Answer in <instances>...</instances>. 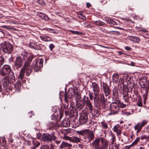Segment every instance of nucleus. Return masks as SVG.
Segmentation results:
<instances>
[{
  "label": "nucleus",
  "instance_id": "nucleus-1",
  "mask_svg": "<svg viewBox=\"0 0 149 149\" xmlns=\"http://www.w3.org/2000/svg\"><path fill=\"white\" fill-rule=\"evenodd\" d=\"M34 58L33 56L31 55L27 58V60L25 62L23 67L21 68L20 73L18 76L19 79L22 80L24 75L25 72L26 74L28 76L31 73L32 71L33 67L30 65L31 63Z\"/></svg>",
  "mask_w": 149,
  "mask_h": 149
},
{
  "label": "nucleus",
  "instance_id": "nucleus-2",
  "mask_svg": "<svg viewBox=\"0 0 149 149\" xmlns=\"http://www.w3.org/2000/svg\"><path fill=\"white\" fill-rule=\"evenodd\" d=\"M139 83L140 86L142 88L141 91L143 97V103L145 104L149 88V83H148L146 77H143L141 79H140Z\"/></svg>",
  "mask_w": 149,
  "mask_h": 149
},
{
  "label": "nucleus",
  "instance_id": "nucleus-3",
  "mask_svg": "<svg viewBox=\"0 0 149 149\" xmlns=\"http://www.w3.org/2000/svg\"><path fill=\"white\" fill-rule=\"evenodd\" d=\"M2 48L3 52L4 53L9 54L13 51V47L9 42H5L3 45Z\"/></svg>",
  "mask_w": 149,
  "mask_h": 149
},
{
  "label": "nucleus",
  "instance_id": "nucleus-4",
  "mask_svg": "<svg viewBox=\"0 0 149 149\" xmlns=\"http://www.w3.org/2000/svg\"><path fill=\"white\" fill-rule=\"evenodd\" d=\"M109 109L111 111L109 115L117 114L119 110V105L116 102H112L110 105Z\"/></svg>",
  "mask_w": 149,
  "mask_h": 149
},
{
  "label": "nucleus",
  "instance_id": "nucleus-5",
  "mask_svg": "<svg viewBox=\"0 0 149 149\" xmlns=\"http://www.w3.org/2000/svg\"><path fill=\"white\" fill-rule=\"evenodd\" d=\"M147 121L146 120H143L141 122L137 123L134 127L135 130H137L136 133H138L140 132L142 129L147 123Z\"/></svg>",
  "mask_w": 149,
  "mask_h": 149
},
{
  "label": "nucleus",
  "instance_id": "nucleus-6",
  "mask_svg": "<svg viewBox=\"0 0 149 149\" xmlns=\"http://www.w3.org/2000/svg\"><path fill=\"white\" fill-rule=\"evenodd\" d=\"M56 137L54 134H50L48 133L44 134L42 135V139L47 142H51L56 139Z\"/></svg>",
  "mask_w": 149,
  "mask_h": 149
},
{
  "label": "nucleus",
  "instance_id": "nucleus-7",
  "mask_svg": "<svg viewBox=\"0 0 149 149\" xmlns=\"http://www.w3.org/2000/svg\"><path fill=\"white\" fill-rule=\"evenodd\" d=\"M12 72L10 66L8 65H4L0 72V74L2 76H4Z\"/></svg>",
  "mask_w": 149,
  "mask_h": 149
},
{
  "label": "nucleus",
  "instance_id": "nucleus-8",
  "mask_svg": "<svg viewBox=\"0 0 149 149\" xmlns=\"http://www.w3.org/2000/svg\"><path fill=\"white\" fill-rule=\"evenodd\" d=\"M88 119V114L86 113L81 112L79 118L80 123L82 124H84L87 122Z\"/></svg>",
  "mask_w": 149,
  "mask_h": 149
},
{
  "label": "nucleus",
  "instance_id": "nucleus-9",
  "mask_svg": "<svg viewBox=\"0 0 149 149\" xmlns=\"http://www.w3.org/2000/svg\"><path fill=\"white\" fill-rule=\"evenodd\" d=\"M24 62L23 59H22L20 56H18L16 58V60L15 61L14 65L17 69H18L22 66V63Z\"/></svg>",
  "mask_w": 149,
  "mask_h": 149
},
{
  "label": "nucleus",
  "instance_id": "nucleus-10",
  "mask_svg": "<svg viewBox=\"0 0 149 149\" xmlns=\"http://www.w3.org/2000/svg\"><path fill=\"white\" fill-rule=\"evenodd\" d=\"M85 135L86 139H87L88 142L93 140L94 138L93 132L89 129H88Z\"/></svg>",
  "mask_w": 149,
  "mask_h": 149
},
{
  "label": "nucleus",
  "instance_id": "nucleus-11",
  "mask_svg": "<svg viewBox=\"0 0 149 149\" xmlns=\"http://www.w3.org/2000/svg\"><path fill=\"white\" fill-rule=\"evenodd\" d=\"M100 143V139L97 138L92 142L91 145L94 147V149H102V148Z\"/></svg>",
  "mask_w": 149,
  "mask_h": 149
},
{
  "label": "nucleus",
  "instance_id": "nucleus-12",
  "mask_svg": "<svg viewBox=\"0 0 149 149\" xmlns=\"http://www.w3.org/2000/svg\"><path fill=\"white\" fill-rule=\"evenodd\" d=\"M94 106L97 109H99L101 106V104L99 98V95H94Z\"/></svg>",
  "mask_w": 149,
  "mask_h": 149
},
{
  "label": "nucleus",
  "instance_id": "nucleus-13",
  "mask_svg": "<svg viewBox=\"0 0 149 149\" xmlns=\"http://www.w3.org/2000/svg\"><path fill=\"white\" fill-rule=\"evenodd\" d=\"M97 139H100V142L101 141L102 143V145L101 146L102 148V149L107 148L109 145V142L105 140L104 138L102 137L97 138Z\"/></svg>",
  "mask_w": 149,
  "mask_h": 149
},
{
  "label": "nucleus",
  "instance_id": "nucleus-14",
  "mask_svg": "<svg viewBox=\"0 0 149 149\" xmlns=\"http://www.w3.org/2000/svg\"><path fill=\"white\" fill-rule=\"evenodd\" d=\"M92 87L94 95H98L100 90L98 85L95 82H93L92 84Z\"/></svg>",
  "mask_w": 149,
  "mask_h": 149
},
{
  "label": "nucleus",
  "instance_id": "nucleus-15",
  "mask_svg": "<svg viewBox=\"0 0 149 149\" xmlns=\"http://www.w3.org/2000/svg\"><path fill=\"white\" fill-rule=\"evenodd\" d=\"M64 139L66 140H68L73 143H77L80 141V139L77 137H70L68 136H65Z\"/></svg>",
  "mask_w": 149,
  "mask_h": 149
},
{
  "label": "nucleus",
  "instance_id": "nucleus-16",
  "mask_svg": "<svg viewBox=\"0 0 149 149\" xmlns=\"http://www.w3.org/2000/svg\"><path fill=\"white\" fill-rule=\"evenodd\" d=\"M84 102L82 100H78L76 102V109L79 111L81 110L84 106Z\"/></svg>",
  "mask_w": 149,
  "mask_h": 149
},
{
  "label": "nucleus",
  "instance_id": "nucleus-17",
  "mask_svg": "<svg viewBox=\"0 0 149 149\" xmlns=\"http://www.w3.org/2000/svg\"><path fill=\"white\" fill-rule=\"evenodd\" d=\"M102 87L105 95L106 96L108 95L111 92L109 86L106 83L103 82Z\"/></svg>",
  "mask_w": 149,
  "mask_h": 149
},
{
  "label": "nucleus",
  "instance_id": "nucleus-18",
  "mask_svg": "<svg viewBox=\"0 0 149 149\" xmlns=\"http://www.w3.org/2000/svg\"><path fill=\"white\" fill-rule=\"evenodd\" d=\"M83 100L84 102V104H85L86 106L88 107L89 109H91L93 106L89 99V97H86V96L84 95Z\"/></svg>",
  "mask_w": 149,
  "mask_h": 149
},
{
  "label": "nucleus",
  "instance_id": "nucleus-19",
  "mask_svg": "<svg viewBox=\"0 0 149 149\" xmlns=\"http://www.w3.org/2000/svg\"><path fill=\"white\" fill-rule=\"evenodd\" d=\"M35 64L34 66V70L36 71H38L42 67V61L40 60L35 61Z\"/></svg>",
  "mask_w": 149,
  "mask_h": 149
},
{
  "label": "nucleus",
  "instance_id": "nucleus-20",
  "mask_svg": "<svg viewBox=\"0 0 149 149\" xmlns=\"http://www.w3.org/2000/svg\"><path fill=\"white\" fill-rule=\"evenodd\" d=\"M93 107H92L91 109H89L90 112L91 113L92 116L97 117L100 115L99 112L97 110L93 109Z\"/></svg>",
  "mask_w": 149,
  "mask_h": 149
},
{
  "label": "nucleus",
  "instance_id": "nucleus-21",
  "mask_svg": "<svg viewBox=\"0 0 149 149\" xmlns=\"http://www.w3.org/2000/svg\"><path fill=\"white\" fill-rule=\"evenodd\" d=\"M8 79L10 83H13L15 81V77L14 73L13 72L10 73L8 74Z\"/></svg>",
  "mask_w": 149,
  "mask_h": 149
},
{
  "label": "nucleus",
  "instance_id": "nucleus-22",
  "mask_svg": "<svg viewBox=\"0 0 149 149\" xmlns=\"http://www.w3.org/2000/svg\"><path fill=\"white\" fill-rule=\"evenodd\" d=\"M30 46L31 48L35 49L40 50L42 49L43 45L40 44L38 45L32 42L30 43Z\"/></svg>",
  "mask_w": 149,
  "mask_h": 149
},
{
  "label": "nucleus",
  "instance_id": "nucleus-23",
  "mask_svg": "<svg viewBox=\"0 0 149 149\" xmlns=\"http://www.w3.org/2000/svg\"><path fill=\"white\" fill-rule=\"evenodd\" d=\"M37 15L38 16L43 20H49V17L44 13L41 12H38L37 13Z\"/></svg>",
  "mask_w": 149,
  "mask_h": 149
},
{
  "label": "nucleus",
  "instance_id": "nucleus-24",
  "mask_svg": "<svg viewBox=\"0 0 149 149\" xmlns=\"http://www.w3.org/2000/svg\"><path fill=\"white\" fill-rule=\"evenodd\" d=\"M21 81L20 80H18L17 83L14 84V88L16 92H19L20 91L21 86Z\"/></svg>",
  "mask_w": 149,
  "mask_h": 149
},
{
  "label": "nucleus",
  "instance_id": "nucleus-25",
  "mask_svg": "<svg viewBox=\"0 0 149 149\" xmlns=\"http://www.w3.org/2000/svg\"><path fill=\"white\" fill-rule=\"evenodd\" d=\"M61 125L62 126L68 127L70 125V120L68 119H64L61 123Z\"/></svg>",
  "mask_w": 149,
  "mask_h": 149
},
{
  "label": "nucleus",
  "instance_id": "nucleus-26",
  "mask_svg": "<svg viewBox=\"0 0 149 149\" xmlns=\"http://www.w3.org/2000/svg\"><path fill=\"white\" fill-rule=\"evenodd\" d=\"M2 83L3 84V86L5 88L7 87L9 83H10L8 77H4L2 81Z\"/></svg>",
  "mask_w": 149,
  "mask_h": 149
},
{
  "label": "nucleus",
  "instance_id": "nucleus-27",
  "mask_svg": "<svg viewBox=\"0 0 149 149\" xmlns=\"http://www.w3.org/2000/svg\"><path fill=\"white\" fill-rule=\"evenodd\" d=\"M128 38L129 40L136 42H138L140 40L139 38L133 36H129Z\"/></svg>",
  "mask_w": 149,
  "mask_h": 149
},
{
  "label": "nucleus",
  "instance_id": "nucleus-28",
  "mask_svg": "<svg viewBox=\"0 0 149 149\" xmlns=\"http://www.w3.org/2000/svg\"><path fill=\"white\" fill-rule=\"evenodd\" d=\"M120 144H117L116 143H111L109 146V149H118Z\"/></svg>",
  "mask_w": 149,
  "mask_h": 149
},
{
  "label": "nucleus",
  "instance_id": "nucleus-29",
  "mask_svg": "<svg viewBox=\"0 0 149 149\" xmlns=\"http://www.w3.org/2000/svg\"><path fill=\"white\" fill-rule=\"evenodd\" d=\"M40 38L41 39L45 41H50L52 40L50 38L47 36H40Z\"/></svg>",
  "mask_w": 149,
  "mask_h": 149
},
{
  "label": "nucleus",
  "instance_id": "nucleus-30",
  "mask_svg": "<svg viewBox=\"0 0 149 149\" xmlns=\"http://www.w3.org/2000/svg\"><path fill=\"white\" fill-rule=\"evenodd\" d=\"M113 80L114 82H117L119 78V75L116 74H114L112 76Z\"/></svg>",
  "mask_w": 149,
  "mask_h": 149
},
{
  "label": "nucleus",
  "instance_id": "nucleus-31",
  "mask_svg": "<svg viewBox=\"0 0 149 149\" xmlns=\"http://www.w3.org/2000/svg\"><path fill=\"white\" fill-rule=\"evenodd\" d=\"M64 97L65 101L67 104H68V103L69 101L68 99L70 98H71V97L70 96V94H67V93L65 94Z\"/></svg>",
  "mask_w": 149,
  "mask_h": 149
},
{
  "label": "nucleus",
  "instance_id": "nucleus-32",
  "mask_svg": "<svg viewBox=\"0 0 149 149\" xmlns=\"http://www.w3.org/2000/svg\"><path fill=\"white\" fill-rule=\"evenodd\" d=\"M128 95V91H126L125 90H123V97L125 102H127V100L125 98V97H127Z\"/></svg>",
  "mask_w": 149,
  "mask_h": 149
},
{
  "label": "nucleus",
  "instance_id": "nucleus-33",
  "mask_svg": "<svg viewBox=\"0 0 149 149\" xmlns=\"http://www.w3.org/2000/svg\"><path fill=\"white\" fill-rule=\"evenodd\" d=\"M110 136L111 137V143H113L116 141V136L113 134L112 132H111L110 134Z\"/></svg>",
  "mask_w": 149,
  "mask_h": 149
},
{
  "label": "nucleus",
  "instance_id": "nucleus-34",
  "mask_svg": "<svg viewBox=\"0 0 149 149\" xmlns=\"http://www.w3.org/2000/svg\"><path fill=\"white\" fill-rule=\"evenodd\" d=\"M107 21L110 24H112L114 25L116 24V22L113 20L112 19L109 18L107 20Z\"/></svg>",
  "mask_w": 149,
  "mask_h": 149
},
{
  "label": "nucleus",
  "instance_id": "nucleus-35",
  "mask_svg": "<svg viewBox=\"0 0 149 149\" xmlns=\"http://www.w3.org/2000/svg\"><path fill=\"white\" fill-rule=\"evenodd\" d=\"M33 147L34 149H35L36 148H37L40 145V142L37 141H36L35 142L33 141Z\"/></svg>",
  "mask_w": 149,
  "mask_h": 149
},
{
  "label": "nucleus",
  "instance_id": "nucleus-36",
  "mask_svg": "<svg viewBox=\"0 0 149 149\" xmlns=\"http://www.w3.org/2000/svg\"><path fill=\"white\" fill-rule=\"evenodd\" d=\"M140 138V137H139L137 138L134 141V142L132 143V144L130 146H132L135 145L139 141Z\"/></svg>",
  "mask_w": 149,
  "mask_h": 149
},
{
  "label": "nucleus",
  "instance_id": "nucleus-37",
  "mask_svg": "<svg viewBox=\"0 0 149 149\" xmlns=\"http://www.w3.org/2000/svg\"><path fill=\"white\" fill-rule=\"evenodd\" d=\"M27 56L28 55L26 53L24 52V53L22 54H21V56H20L21 59H23V61H24L27 57Z\"/></svg>",
  "mask_w": 149,
  "mask_h": 149
},
{
  "label": "nucleus",
  "instance_id": "nucleus-38",
  "mask_svg": "<svg viewBox=\"0 0 149 149\" xmlns=\"http://www.w3.org/2000/svg\"><path fill=\"white\" fill-rule=\"evenodd\" d=\"M101 123L102 127L104 129H107L108 128V126L107 123L104 122H101Z\"/></svg>",
  "mask_w": 149,
  "mask_h": 149
},
{
  "label": "nucleus",
  "instance_id": "nucleus-39",
  "mask_svg": "<svg viewBox=\"0 0 149 149\" xmlns=\"http://www.w3.org/2000/svg\"><path fill=\"white\" fill-rule=\"evenodd\" d=\"M5 59L2 56H0V68L3 64Z\"/></svg>",
  "mask_w": 149,
  "mask_h": 149
},
{
  "label": "nucleus",
  "instance_id": "nucleus-40",
  "mask_svg": "<svg viewBox=\"0 0 149 149\" xmlns=\"http://www.w3.org/2000/svg\"><path fill=\"white\" fill-rule=\"evenodd\" d=\"M76 102L78 100H81V96L79 94H76L75 95Z\"/></svg>",
  "mask_w": 149,
  "mask_h": 149
},
{
  "label": "nucleus",
  "instance_id": "nucleus-41",
  "mask_svg": "<svg viewBox=\"0 0 149 149\" xmlns=\"http://www.w3.org/2000/svg\"><path fill=\"white\" fill-rule=\"evenodd\" d=\"M146 139H149V134L148 135L144 134L141 136V139L142 140Z\"/></svg>",
  "mask_w": 149,
  "mask_h": 149
},
{
  "label": "nucleus",
  "instance_id": "nucleus-42",
  "mask_svg": "<svg viewBox=\"0 0 149 149\" xmlns=\"http://www.w3.org/2000/svg\"><path fill=\"white\" fill-rule=\"evenodd\" d=\"M100 101L103 104H104L105 102V100L104 97V95L103 94H101L100 95Z\"/></svg>",
  "mask_w": 149,
  "mask_h": 149
},
{
  "label": "nucleus",
  "instance_id": "nucleus-43",
  "mask_svg": "<svg viewBox=\"0 0 149 149\" xmlns=\"http://www.w3.org/2000/svg\"><path fill=\"white\" fill-rule=\"evenodd\" d=\"M7 22H10V24H15L16 22L13 19H9L6 21Z\"/></svg>",
  "mask_w": 149,
  "mask_h": 149
},
{
  "label": "nucleus",
  "instance_id": "nucleus-44",
  "mask_svg": "<svg viewBox=\"0 0 149 149\" xmlns=\"http://www.w3.org/2000/svg\"><path fill=\"white\" fill-rule=\"evenodd\" d=\"M121 114L125 116H128L132 114L131 113L128 112L122 111Z\"/></svg>",
  "mask_w": 149,
  "mask_h": 149
},
{
  "label": "nucleus",
  "instance_id": "nucleus-45",
  "mask_svg": "<svg viewBox=\"0 0 149 149\" xmlns=\"http://www.w3.org/2000/svg\"><path fill=\"white\" fill-rule=\"evenodd\" d=\"M79 17L80 18L84 20H86V17L81 13H80L79 14Z\"/></svg>",
  "mask_w": 149,
  "mask_h": 149
},
{
  "label": "nucleus",
  "instance_id": "nucleus-46",
  "mask_svg": "<svg viewBox=\"0 0 149 149\" xmlns=\"http://www.w3.org/2000/svg\"><path fill=\"white\" fill-rule=\"evenodd\" d=\"M137 104L139 107H142L143 106L142 101L140 99L138 100Z\"/></svg>",
  "mask_w": 149,
  "mask_h": 149
},
{
  "label": "nucleus",
  "instance_id": "nucleus-47",
  "mask_svg": "<svg viewBox=\"0 0 149 149\" xmlns=\"http://www.w3.org/2000/svg\"><path fill=\"white\" fill-rule=\"evenodd\" d=\"M36 2L40 5H43L45 3L44 1L43 0H37Z\"/></svg>",
  "mask_w": 149,
  "mask_h": 149
},
{
  "label": "nucleus",
  "instance_id": "nucleus-48",
  "mask_svg": "<svg viewBox=\"0 0 149 149\" xmlns=\"http://www.w3.org/2000/svg\"><path fill=\"white\" fill-rule=\"evenodd\" d=\"M120 126L119 124H117L116 125H115L113 128V130L114 132L116 131V130L118 129V128Z\"/></svg>",
  "mask_w": 149,
  "mask_h": 149
},
{
  "label": "nucleus",
  "instance_id": "nucleus-49",
  "mask_svg": "<svg viewBox=\"0 0 149 149\" xmlns=\"http://www.w3.org/2000/svg\"><path fill=\"white\" fill-rule=\"evenodd\" d=\"M121 81V82L118 84V86H120V88H122V86L123 87V86H124V83L123 82V81H122V79L121 78L119 79V81Z\"/></svg>",
  "mask_w": 149,
  "mask_h": 149
},
{
  "label": "nucleus",
  "instance_id": "nucleus-50",
  "mask_svg": "<svg viewBox=\"0 0 149 149\" xmlns=\"http://www.w3.org/2000/svg\"><path fill=\"white\" fill-rule=\"evenodd\" d=\"M119 105V107H120L121 108H124L126 107V105L125 104L122 103L120 102L118 104Z\"/></svg>",
  "mask_w": 149,
  "mask_h": 149
},
{
  "label": "nucleus",
  "instance_id": "nucleus-51",
  "mask_svg": "<svg viewBox=\"0 0 149 149\" xmlns=\"http://www.w3.org/2000/svg\"><path fill=\"white\" fill-rule=\"evenodd\" d=\"M87 130H88V129H86V130H84L82 131H79V134H84L85 135H86V133Z\"/></svg>",
  "mask_w": 149,
  "mask_h": 149
},
{
  "label": "nucleus",
  "instance_id": "nucleus-52",
  "mask_svg": "<svg viewBox=\"0 0 149 149\" xmlns=\"http://www.w3.org/2000/svg\"><path fill=\"white\" fill-rule=\"evenodd\" d=\"M70 113L72 115L74 116L75 114H76L77 113L75 109L73 110H71Z\"/></svg>",
  "mask_w": 149,
  "mask_h": 149
},
{
  "label": "nucleus",
  "instance_id": "nucleus-53",
  "mask_svg": "<svg viewBox=\"0 0 149 149\" xmlns=\"http://www.w3.org/2000/svg\"><path fill=\"white\" fill-rule=\"evenodd\" d=\"M71 32L75 34L79 35L82 34V33L81 32H80L78 31H72Z\"/></svg>",
  "mask_w": 149,
  "mask_h": 149
},
{
  "label": "nucleus",
  "instance_id": "nucleus-54",
  "mask_svg": "<svg viewBox=\"0 0 149 149\" xmlns=\"http://www.w3.org/2000/svg\"><path fill=\"white\" fill-rule=\"evenodd\" d=\"M40 149H49V146L47 145H45L42 147Z\"/></svg>",
  "mask_w": 149,
  "mask_h": 149
},
{
  "label": "nucleus",
  "instance_id": "nucleus-55",
  "mask_svg": "<svg viewBox=\"0 0 149 149\" xmlns=\"http://www.w3.org/2000/svg\"><path fill=\"white\" fill-rule=\"evenodd\" d=\"M88 123L87 124V127H89L91 126V125H92V121H88Z\"/></svg>",
  "mask_w": 149,
  "mask_h": 149
},
{
  "label": "nucleus",
  "instance_id": "nucleus-56",
  "mask_svg": "<svg viewBox=\"0 0 149 149\" xmlns=\"http://www.w3.org/2000/svg\"><path fill=\"white\" fill-rule=\"evenodd\" d=\"M115 132H116L117 135H118L121 133V131L120 129H118L115 131Z\"/></svg>",
  "mask_w": 149,
  "mask_h": 149
},
{
  "label": "nucleus",
  "instance_id": "nucleus-57",
  "mask_svg": "<svg viewBox=\"0 0 149 149\" xmlns=\"http://www.w3.org/2000/svg\"><path fill=\"white\" fill-rule=\"evenodd\" d=\"M125 49L127 51H130L132 50V49L130 47L128 46H126L125 48Z\"/></svg>",
  "mask_w": 149,
  "mask_h": 149
},
{
  "label": "nucleus",
  "instance_id": "nucleus-58",
  "mask_svg": "<svg viewBox=\"0 0 149 149\" xmlns=\"http://www.w3.org/2000/svg\"><path fill=\"white\" fill-rule=\"evenodd\" d=\"M54 46L53 44H50L49 46V48L50 49V50L51 51H52V50L54 48Z\"/></svg>",
  "mask_w": 149,
  "mask_h": 149
},
{
  "label": "nucleus",
  "instance_id": "nucleus-59",
  "mask_svg": "<svg viewBox=\"0 0 149 149\" xmlns=\"http://www.w3.org/2000/svg\"><path fill=\"white\" fill-rule=\"evenodd\" d=\"M63 116V113L61 112H60V116L59 118L60 120L62 118Z\"/></svg>",
  "mask_w": 149,
  "mask_h": 149
},
{
  "label": "nucleus",
  "instance_id": "nucleus-60",
  "mask_svg": "<svg viewBox=\"0 0 149 149\" xmlns=\"http://www.w3.org/2000/svg\"><path fill=\"white\" fill-rule=\"evenodd\" d=\"M107 1L106 0H102L101 1V3L102 4H104L107 3Z\"/></svg>",
  "mask_w": 149,
  "mask_h": 149
},
{
  "label": "nucleus",
  "instance_id": "nucleus-61",
  "mask_svg": "<svg viewBox=\"0 0 149 149\" xmlns=\"http://www.w3.org/2000/svg\"><path fill=\"white\" fill-rule=\"evenodd\" d=\"M89 97H90V99L91 100H92L93 99V96L91 94V93H89Z\"/></svg>",
  "mask_w": 149,
  "mask_h": 149
},
{
  "label": "nucleus",
  "instance_id": "nucleus-62",
  "mask_svg": "<svg viewBox=\"0 0 149 149\" xmlns=\"http://www.w3.org/2000/svg\"><path fill=\"white\" fill-rule=\"evenodd\" d=\"M61 141L60 140H56L55 141L56 143L57 144H58L61 143Z\"/></svg>",
  "mask_w": 149,
  "mask_h": 149
},
{
  "label": "nucleus",
  "instance_id": "nucleus-63",
  "mask_svg": "<svg viewBox=\"0 0 149 149\" xmlns=\"http://www.w3.org/2000/svg\"><path fill=\"white\" fill-rule=\"evenodd\" d=\"M130 65L132 66H134L135 65V63L134 62H131Z\"/></svg>",
  "mask_w": 149,
  "mask_h": 149
},
{
  "label": "nucleus",
  "instance_id": "nucleus-64",
  "mask_svg": "<svg viewBox=\"0 0 149 149\" xmlns=\"http://www.w3.org/2000/svg\"><path fill=\"white\" fill-rule=\"evenodd\" d=\"M41 136V134L40 133H38L37 134V138L39 139L40 138Z\"/></svg>",
  "mask_w": 149,
  "mask_h": 149
}]
</instances>
